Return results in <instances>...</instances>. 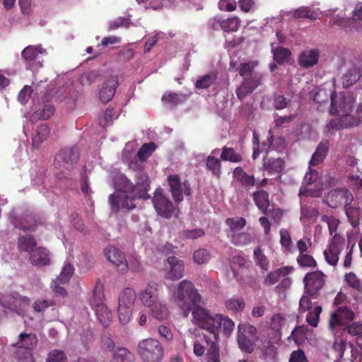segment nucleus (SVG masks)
Segmentation results:
<instances>
[{"label":"nucleus","mask_w":362,"mask_h":362,"mask_svg":"<svg viewBox=\"0 0 362 362\" xmlns=\"http://www.w3.org/2000/svg\"><path fill=\"white\" fill-rule=\"evenodd\" d=\"M194 322L200 329L206 331L209 335L204 334V340L207 346V362L220 361L219 333L229 338L233 332L235 322L224 314L210 315L202 308L194 312Z\"/></svg>","instance_id":"f257e3e1"},{"label":"nucleus","mask_w":362,"mask_h":362,"mask_svg":"<svg viewBox=\"0 0 362 362\" xmlns=\"http://www.w3.org/2000/svg\"><path fill=\"white\" fill-rule=\"evenodd\" d=\"M201 300L202 296L192 282L185 279L179 283L177 291L175 293V302L182 310L185 317L188 315L190 310H192V314L194 317V312L197 308H202L211 315L218 314L211 313L209 310L199 305Z\"/></svg>","instance_id":"f03ea898"},{"label":"nucleus","mask_w":362,"mask_h":362,"mask_svg":"<svg viewBox=\"0 0 362 362\" xmlns=\"http://www.w3.org/2000/svg\"><path fill=\"white\" fill-rule=\"evenodd\" d=\"M137 352L143 362H161L164 356L162 344L153 338L140 341L137 346Z\"/></svg>","instance_id":"7ed1b4c3"},{"label":"nucleus","mask_w":362,"mask_h":362,"mask_svg":"<svg viewBox=\"0 0 362 362\" xmlns=\"http://www.w3.org/2000/svg\"><path fill=\"white\" fill-rule=\"evenodd\" d=\"M356 317L355 313L347 305L337 307L330 313L328 320V329L334 334L341 333V331Z\"/></svg>","instance_id":"20e7f679"},{"label":"nucleus","mask_w":362,"mask_h":362,"mask_svg":"<svg viewBox=\"0 0 362 362\" xmlns=\"http://www.w3.org/2000/svg\"><path fill=\"white\" fill-rule=\"evenodd\" d=\"M331 107L329 112L332 115H337L344 117L346 120H359L351 115L353 110L354 99L350 95H345L339 93V94H332Z\"/></svg>","instance_id":"39448f33"},{"label":"nucleus","mask_w":362,"mask_h":362,"mask_svg":"<svg viewBox=\"0 0 362 362\" xmlns=\"http://www.w3.org/2000/svg\"><path fill=\"white\" fill-rule=\"evenodd\" d=\"M238 342L240 349L251 354L257 339V329L248 323H240L238 327Z\"/></svg>","instance_id":"423d86ee"},{"label":"nucleus","mask_w":362,"mask_h":362,"mask_svg":"<svg viewBox=\"0 0 362 362\" xmlns=\"http://www.w3.org/2000/svg\"><path fill=\"white\" fill-rule=\"evenodd\" d=\"M167 182L172 197L176 203L179 204L183 201L184 194L192 195L190 183L187 180L182 182L178 175L171 174L167 177Z\"/></svg>","instance_id":"0eeeda50"},{"label":"nucleus","mask_w":362,"mask_h":362,"mask_svg":"<svg viewBox=\"0 0 362 362\" xmlns=\"http://www.w3.org/2000/svg\"><path fill=\"white\" fill-rule=\"evenodd\" d=\"M14 228L24 232H36L39 228H47V218L42 214H30L22 221L14 219L12 221Z\"/></svg>","instance_id":"6e6552de"},{"label":"nucleus","mask_w":362,"mask_h":362,"mask_svg":"<svg viewBox=\"0 0 362 362\" xmlns=\"http://www.w3.org/2000/svg\"><path fill=\"white\" fill-rule=\"evenodd\" d=\"M353 200L352 193L346 187L331 189L325 198V203L332 209H337L341 206L345 208L350 205Z\"/></svg>","instance_id":"1a4fd4ad"},{"label":"nucleus","mask_w":362,"mask_h":362,"mask_svg":"<svg viewBox=\"0 0 362 362\" xmlns=\"http://www.w3.org/2000/svg\"><path fill=\"white\" fill-rule=\"evenodd\" d=\"M79 159V153L76 147L62 148L56 155L54 163L61 170H72Z\"/></svg>","instance_id":"9d476101"},{"label":"nucleus","mask_w":362,"mask_h":362,"mask_svg":"<svg viewBox=\"0 0 362 362\" xmlns=\"http://www.w3.org/2000/svg\"><path fill=\"white\" fill-rule=\"evenodd\" d=\"M327 276L320 270L308 272L303 279L305 292L308 296H314L324 287Z\"/></svg>","instance_id":"9b49d317"},{"label":"nucleus","mask_w":362,"mask_h":362,"mask_svg":"<svg viewBox=\"0 0 362 362\" xmlns=\"http://www.w3.org/2000/svg\"><path fill=\"white\" fill-rule=\"evenodd\" d=\"M161 189L155 191L152 202L157 214L165 218H170L175 211L172 202L162 192Z\"/></svg>","instance_id":"f8f14e48"},{"label":"nucleus","mask_w":362,"mask_h":362,"mask_svg":"<svg viewBox=\"0 0 362 362\" xmlns=\"http://www.w3.org/2000/svg\"><path fill=\"white\" fill-rule=\"evenodd\" d=\"M344 246V239L339 233L333 235L332 241L324 251L326 262L331 266H336L339 262V255Z\"/></svg>","instance_id":"ddd939ff"},{"label":"nucleus","mask_w":362,"mask_h":362,"mask_svg":"<svg viewBox=\"0 0 362 362\" xmlns=\"http://www.w3.org/2000/svg\"><path fill=\"white\" fill-rule=\"evenodd\" d=\"M318 179V173L315 170L310 169L309 173H306L304 177L300 194L305 197H319L321 195V190L317 188Z\"/></svg>","instance_id":"4468645a"},{"label":"nucleus","mask_w":362,"mask_h":362,"mask_svg":"<svg viewBox=\"0 0 362 362\" xmlns=\"http://www.w3.org/2000/svg\"><path fill=\"white\" fill-rule=\"evenodd\" d=\"M105 255L120 272L126 273L127 272L128 264L123 252L114 246H109L105 250Z\"/></svg>","instance_id":"2eb2a0df"},{"label":"nucleus","mask_w":362,"mask_h":362,"mask_svg":"<svg viewBox=\"0 0 362 362\" xmlns=\"http://www.w3.org/2000/svg\"><path fill=\"white\" fill-rule=\"evenodd\" d=\"M136 199L134 194H132V197H129L127 194L116 192L109 196V202L113 210L117 211L120 208L127 209H134L136 206L133 202Z\"/></svg>","instance_id":"dca6fc26"},{"label":"nucleus","mask_w":362,"mask_h":362,"mask_svg":"<svg viewBox=\"0 0 362 362\" xmlns=\"http://www.w3.org/2000/svg\"><path fill=\"white\" fill-rule=\"evenodd\" d=\"M168 267H166L165 279L175 281L182 277L185 265L182 259L175 256H170L167 259Z\"/></svg>","instance_id":"f3484780"},{"label":"nucleus","mask_w":362,"mask_h":362,"mask_svg":"<svg viewBox=\"0 0 362 362\" xmlns=\"http://www.w3.org/2000/svg\"><path fill=\"white\" fill-rule=\"evenodd\" d=\"M261 80L262 76L243 78V83L235 90L238 98L243 100L247 95L252 94L261 84Z\"/></svg>","instance_id":"a211bd4d"},{"label":"nucleus","mask_w":362,"mask_h":362,"mask_svg":"<svg viewBox=\"0 0 362 362\" xmlns=\"http://www.w3.org/2000/svg\"><path fill=\"white\" fill-rule=\"evenodd\" d=\"M261 80L262 76L243 78V83L235 90L238 98L243 100L247 95L252 94L261 84Z\"/></svg>","instance_id":"6ab92c4d"},{"label":"nucleus","mask_w":362,"mask_h":362,"mask_svg":"<svg viewBox=\"0 0 362 362\" xmlns=\"http://www.w3.org/2000/svg\"><path fill=\"white\" fill-rule=\"evenodd\" d=\"M150 183L148 175L142 170H139L136 175V184L134 185L136 191L135 197L144 200L148 199L151 197L147 192L150 189Z\"/></svg>","instance_id":"aec40b11"},{"label":"nucleus","mask_w":362,"mask_h":362,"mask_svg":"<svg viewBox=\"0 0 362 362\" xmlns=\"http://www.w3.org/2000/svg\"><path fill=\"white\" fill-rule=\"evenodd\" d=\"M139 298L144 306L153 305L155 303L159 300L158 284L154 281L148 283L145 288L140 291Z\"/></svg>","instance_id":"412c9836"},{"label":"nucleus","mask_w":362,"mask_h":362,"mask_svg":"<svg viewBox=\"0 0 362 362\" xmlns=\"http://www.w3.org/2000/svg\"><path fill=\"white\" fill-rule=\"evenodd\" d=\"M29 261L39 268L47 266L51 263L50 252L44 247H37L29 255Z\"/></svg>","instance_id":"4be33fe9"},{"label":"nucleus","mask_w":362,"mask_h":362,"mask_svg":"<svg viewBox=\"0 0 362 362\" xmlns=\"http://www.w3.org/2000/svg\"><path fill=\"white\" fill-rule=\"evenodd\" d=\"M44 52H45V49H43L41 45H28L22 51L21 56L25 62L30 66V69H37L42 66L40 61L37 62L36 65L33 66L37 59L38 54H42Z\"/></svg>","instance_id":"5701e85b"},{"label":"nucleus","mask_w":362,"mask_h":362,"mask_svg":"<svg viewBox=\"0 0 362 362\" xmlns=\"http://www.w3.org/2000/svg\"><path fill=\"white\" fill-rule=\"evenodd\" d=\"M118 86L117 77L114 75L108 76L103 83L100 91V98L103 103H108L115 94Z\"/></svg>","instance_id":"b1692460"},{"label":"nucleus","mask_w":362,"mask_h":362,"mask_svg":"<svg viewBox=\"0 0 362 362\" xmlns=\"http://www.w3.org/2000/svg\"><path fill=\"white\" fill-rule=\"evenodd\" d=\"M320 52L316 49L303 51L298 57V64L305 69L313 67L319 60Z\"/></svg>","instance_id":"393cba45"},{"label":"nucleus","mask_w":362,"mask_h":362,"mask_svg":"<svg viewBox=\"0 0 362 362\" xmlns=\"http://www.w3.org/2000/svg\"><path fill=\"white\" fill-rule=\"evenodd\" d=\"M38 342L37 337L35 334L22 332L18 336V341L14 346L30 351L34 349Z\"/></svg>","instance_id":"a878e982"},{"label":"nucleus","mask_w":362,"mask_h":362,"mask_svg":"<svg viewBox=\"0 0 362 362\" xmlns=\"http://www.w3.org/2000/svg\"><path fill=\"white\" fill-rule=\"evenodd\" d=\"M269 193L264 189L257 190L252 194V198L255 205L263 214H268V208L269 206Z\"/></svg>","instance_id":"bb28decb"},{"label":"nucleus","mask_w":362,"mask_h":362,"mask_svg":"<svg viewBox=\"0 0 362 362\" xmlns=\"http://www.w3.org/2000/svg\"><path fill=\"white\" fill-rule=\"evenodd\" d=\"M329 148V141L324 139L318 144L315 151L312 156L310 164L317 165L322 163L326 158Z\"/></svg>","instance_id":"cd10ccee"},{"label":"nucleus","mask_w":362,"mask_h":362,"mask_svg":"<svg viewBox=\"0 0 362 362\" xmlns=\"http://www.w3.org/2000/svg\"><path fill=\"white\" fill-rule=\"evenodd\" d=\"M359 120H346L344 117H339L330 120L326 126L329 133H333L334 131L339 130L341 129L349 128L350 127L358 125Z\"/></svg>","instance_id":"c85d7f7f"},{"label":"nucleus","mask_w":362,"mask_h":362,"mask_svg":"<svg viewBox=\"0 0 362 362\" xmlns=\"http://www.w3.org/2000/svg\"><path fill=\"white\" fill-rule=\"evenodd\" d=\"M233 177L245 188H250L256 185L253 175H248L241 167H236L233 172Z\"/></svg>","instance_id":"c756f323"},{"label":"nucleus","mask_w":362,"mask_h":362,"mask_svg":"<svg viewBox=\"0 0 362 362\" xmlns=\"http://www.w3.org/2000/svg\"><path fill=\"white\" fill-rule=\"evenodd\" d=\"M117 192L119 193L132 194L135 197L136 189L134 185L125 175H120L115 180Z\"/></svg>","instance_id":"7c9ffc66"},{"label":"nucleus","mask_w":362,"mask_h":362,"mask_svg":"<svg viewBox=\"0 0 362 362\" xmlns=\"http://www.w3.org/2000/svg\"><path fill=\"white\" fill-rule=\"evenodd\" d=\"M103 289L104 286L101 280L98 279L92 291V298L90 300V303L93 308L104 305L103 301L105 299V295Z\"/></svg>","instance_id":"2f4dec72"},{"label":"nucleus","mask_w":362,"mask_h":362,"mask_svg":"<svg viewBox=\"0 0 362 362\" xmlns=\"http://www.w3.org/2000/svg\"><path fill=\"white\" fill-rule=\"evenodd\" d=\"M18 248L19 251L30 252L37 247V241L33 235H21L18 239Z\"/></svg>","instance_id":"473e14b6"},{"label":"nucleus","mask_w":362,"mask_h":362,"mask_svg":"<svg viewBox=\"0 0 362 362\" xmlns=\"http://www.w3.org/2000/svg\"><path fill=\"white\" fill-rule=\"evenodd\" d=\"M290 272L291 269L288 267H283L270 272L265 277L264 284L266 286L274 285L279 281L281 277L287 276Z\"/></svg>","instance_id":"72a5a7b5"},{"label":"nucleus","mask_w":362,"mask_h":362,"mask_svg":"<svg viewBox=\"0 0 362 362\" xmlns=\"http://www.w3.org/2000/svg\"><path fill=\"white\" fill-rule=\"evenodd\" d=\"M272 52L274 60L279 64H283L288 62L292 54L291 51L284 47H274L272 44Z\"/></svg>","instance_id":"f704fd0d"},{"label":"nucleus","mask_w":362,"mask_h":362,"mask_svg":"<svg viewBox=\"0 0 362 362\" xmlns=\"http://www.w3.org/2000/svg\"><path fill=\"white\" fill-rule=\"evenodd\" d=\"M136 298V291L132 288H126L119 296L118 305L133 308Z\"/></svg>","instance_id":"c9c22d12"},{"label":"nucleus","mask_w":362,"mask_h":362,"mask_svg":"<svg viewBox=\"0 0 362 362\" xmlns=\"http://www.w3.org/2000/svg\"><path fill=\"white\" fill-rule=\"evenodd\" d=\"M361 77L360 70L357 67H352L349 69L341 77L342 85L347 88L356 83Z\"/></svg>","instance_id":"e433bc0d"},{"label":"nucleus","mask_w":362,"mask_h":362,"mask_svg":"<svg viewBox=\"0 0 362 362\" xmlns=\"http://www.w3.org/2000/svg\"><path fill=\"white\" fill-rule=\"evenodd\" d=\"M97 317L104 327H107L112 322V313L104 304L93 308Z\"/></svg>","instance_id":"4c0bfd02"},{"label":"nucleus","mask_w":362,"mask_h":362,"mask_svg":"<svg viewBox=\"0 0 362 362\" xmlns=\"http://www.w3.org/2000/svg\"><path fill=\"white\" fill-rule=\"evenodd\" d=\"M343 330L346 331L351 336L356 337V342L361 350H362V322H350L343 328Z\"/></svg>","instance_id":"58836bf2"},{"label":"nucleus","mask_w":362,"mask_h":362,"mask_svg":"<svg viewBox=\"0 0 362 362\" xmlns=\"http://www.w3.org/2000/svg\"><path fill=\"white\" fill-rule=\"evenodd\" d=\"M221 159L234 163H241L243 160L242 155L238 153L233 148L223 146L221 154Z\"/></svg>","instance_id":"ea45409f"},{"label":"nucleus","mask_w":362,"mask_h":362,"mask_svg":"<svg viewBox=\"0 0 362 362\" xmlns=\"http://www.w3.org/2000/svg\"><path fill=\"white\" fill-rule=\"evenodd\" d=\"M291 16L294 18H309L316 20L318 18V13L311 9L309 6H303L291 12Z\"/></svg>","instance_id":"a19ab883"},{"label":"nucleus","mask_w":362,"mask_h":362,"mask_svg":"<svg viewBox=\"0 0 362 362\" xmlns=\"http://www.w3.org/2000/svg\"><path fill=\"white\" fill-rule=\"evenodd\" d=\"M263 167L269 173H279L284 168V161L280 158L276 159L271 158L267 160L264 159Z\"/></svg>","instance_id":"79ce46f5"},{"label":"nucleus","mask_w":362,"mask_h":362,"mask_svg":"<svg viewBox=\"0 0 362 362\" xmlns=\"http://www.w3.org/2000/svg\"><path fill=\"white\" fill-rule=\"evenodd\" d=\"M50 129L47 124H42L37 128L36 133L33 138V145L38 147L49 135Z\"/></svg>","instance_id":"37998d69"},{"label":"nucleus","mask_w":362,"mask_h":362,"mask_svg":"<svg viewBox=\"0 0 362 362\" xmlns=\"http://www.w3.org/2000/svg\"><path fill=\"white\" fill-rule=\"evenodd\" d=\"M344 210L350 224L354 228L358 226L361 218V211L360 208L349 205L344 208Z\"/></svg>","instance_id":"c03bdc74"},{"label":"nucleus","mask_w":362,"mask_h":362,"mask_svg":"<svg viewBox=\"0 0 362 362\" xmlns=\"http://www.w3.org/2000/svg\"><path fill=\"white\" fill-rule=\"evenodd\" d=\"M257 66L255 62H248L241 63L238 67V71L243 78L252 77L253 76H262L260 74L255 71V68Z\"/></svg>","instance_id":"a18cd8bd"},{"label":"nucleus","mask_w":362,"mask_h":362,"mask_svg":"<svg viewBox=\"0 0 362 362\" xmlns=\"http://www.w3.org/2000/svg\"><path fill=\"white\" fill-rule=\"evenodd\" d=\"M206 166L213 175L217 177H220L221 174V162L220 159L209 155L206 159Z\"/></svg>","instance_id":"49530a36"},{"label":"nucleus","mask_w":362,"mask_h":362,"mask_svg":"<svg viewBox=\"0 0 362 362\" xmlns=\"http://www.w3.org/2000/svg\"><path fill=\"white\" fill-rule=\"evenodd\" d=\"M216 80L217 74L216 73L204 75L196 81L195 88L197 89H206L214 84Z\"/></svg>","instance_id":"de8ad7c7"},{"label":"nucleus","mask_w":362,"mask_h":362,"mask_svg":"<svg viewBox=\"0 0 362 362\" xmlns=\"http://www.w3.org/2000/svg\"><path fill=\"white\" fill-rule=\"evenodd\" d=\"M151 308V315L158 320H165L168 315V310L165 305L161 303L159 300L153 305L148 306Z\"/></svg>","instance_id":"09e8293b"},{"label":"nucleus","mask_w":362,"mask_h":362,"mask_svg":"<svg viewBox=\"0 0 362 362\" xmlns=\"http://www.w3.org/2000/svg\"><path fill=\"white\" fill-rule=\"evenodd\" d=\"M187 99L185 94H177L175 93H165L162 96V101L165 104L177 105L184 103Z\"/></svg>","instance_id":"8fccbe9b"},{"label":"nucleus","mask_w":362,"mask_h":362,"mask_svg":"<svg viewBox=\"0 0 362 362\" xmlns=\"http://www.w3.org/2000/svg\"><path fill=\"white\" fill-rule=\"evenodd\" d=\"M132 356V355L128 349L124 347H118L114 350L110 362H124L125 360L130 361Z\"/></svg>","instance_id":"3c124183"},{"label":"nucleus","mask_w":362,"mask_h":362,"mask_svg":"<svg viewBox=\"0 0 362 362\" xmlns=\"http://www.w3.org/2000/svg\"><path fill=\"white\" fill-rule=\"evenodd\" d=\"M241 21L238 17L224 19L222 21V30L224 32H236L240 26Z\"/></svg>","instance_id":"603ef678"},{"label":"nucleus","mask_w":362,"mask_h":362,"mask_svg":"<svg viewBox=\"0 0 362 362\" xmlns=\"http://www.w3.org/2000/svg\"><path fill=\"white\" fill-rule=\"evenodd\" d=\"M54 107L52 105H46L44 106L42 110H38L35 112L32 116V119H48L54 113Z\"/></svg>","instance_id":"864d4df0"},{"label":"nucleus","mask_w":362,"mask_h":362,"mask_svg":"<svg viewBox=\"0 0 362 362\" xmlns=\"http://www.w3.org/2000/svg\"><path fill=\"white\" fill-rule=\"evenodd\" d=\"M74 272V267L67 262L64 264L60 274L56 278L57 282L67 283L70 281Z\"/></svg>","instance_id":"5fc2aeb1"},{"label":"nucleus","mask_w":362,"mask_h":362,"mask_svg":"<svg viewBox=\"0 0 362 362\" xmlns=\"http://www.w3.org/2000/svg\"><path fill=\"white\" fill-rule=\"evenodd\" d=\"M156 146L153 142L146 143L141 146L137 152V156L141 161H146L156 150Z\"/></svg>","instance_id":"6e6d98bb"},{"label":"nucleus","mask_w":362,"mask_h":362,"mask_svg":"<svg viewBox=\"0 0 362 362\" xmlns=\"http://www.w3.org/2000/svg\"><path fill=\"white\" fill-rule=\"evenodd\" d=\"M225 305L228 310L242 312L245 308V303L243 298H232L226 301Z\"/></svg>","instance_id":"4d7b16f0"},{"label":"nucleus","mask_w":362,"mask_h":362,"mask_svg":"<svg viewBox=\"0 0 362 362\" xmlns=\"http://www.w3.org/2000/svg\"><path fill=\"white\" fill-rule=\"evenodd\" d=\"M321 221L327 224L330 235H332L333 233H337L336 231L337 230L338 226L340 223L339 218L332 215H323L321 218Z\"/></svg>","instance_id":"13d9d810"},{"label":"nucleus","mask_w":362,"mask_h":362,"mask_svg":"<svg viewBox=\"0 0 362 362\" xmlns=\"http://www.w3.org/2000/svg\"><path fill=\"white\" fill-rule=\"evenodd\" d=\"M280 233V243L285 252H290L293 246L289 231L286 228H281Z\"/></svg>","instance_id":"bf43d9fd"},{"label":"nucleus","mask_w":362,"mask_h":362,"mask_svg":"<svg viewBox=\"0 0 362 362\" xmlns=\"http://www.w3.org/2000/svg\"><path fill=\"white\" fill-rule=\"evenodd\" d=\"M252 238L248 233H237L232 236V242L235 245H246L252 242Z\"/></svg>","instance_id":"052dcab7"},{"label":"nucleus","mask_w":362,"mask_h":362,"mask_svg":"<svg viewBox=\"0 0 362 362\" xmlns=\"http://www.w3.org/2000/svg\"><path fill=\"white\" fill-rule=\"evenodd\" d=\"M226 223L230 227L231 231L235 232L243 228L246 225V220L243 217L228 218Z\"/></svg>","instance_id":"680f3d73"},{"label":"nucleus","mask_w":362,"mask_h":362,"mask_svg":"<svg viewBox=\"0 0 362 362\" xmlns=\"http://www.w3.org/2000/svg\"><path fill=\"white\" fill-rule=\"evenodd\" d=\"M297 262L302 267L315 268L317 267V262L314 257L308 253L298 255Z\"/></svg>","instance_id":"e2e57ef3"},{"label":"nucleus","mask_w":362,"mask_h":362,"mask_svg":"<svg viewBox=\"0 0 362 362\" xmlns=\"http://www.w3.org/2000/svg\"><path fill=\"white\" fill-rule=\"evenodd\" d=\"M322 308L321 306H315L314 310L309 312L306 316L307 322L312 327H316L319 322L320 315L322 313Z\"/></svg>","instance_id":"0e129e2a"},{"label":"nucleus","mask_w":362,"mask_h":362,"mask_svg":"<svg viewBox=\"0 0 362 362\" xmlns=\"http://www.w3.org/2000/svg\"><path fill=\"white\" fill-rule=\"evenodd\" d=\"M211 258V254L206 249H199L193 254V259L198 264L207 263Z\"/></svg>","instance_id":"69168bd1"},{"label":"nucleus","mask_w":362,"mask_h":362,"mask_svg":"<svg viewBox=\"0 0 362 362\" xmlns=\"http://www.w3.org/2000/svg\"><path fill=\"white\" fill-rule=\"evenodd\" d=\"M15 297L10 293H0V305L8 310H13L16 305Z\"/></svg>","instance_id":"338daca9"},{"label":"nucleus","mask_w":362,"mask_h":362,"mask_svg":"<svg viewBox=\"0 0 362 362\" xmlns=\"http://www.w3.org/2000/svg\"><path fill=\"white\" fill-rule=\"evenodd\" d=\"M254 257L256 263L264 270L268 269L269 262L260 247H257L254 251Z\"/></svg>","instance_id":"774afa93"}]
</instances>
